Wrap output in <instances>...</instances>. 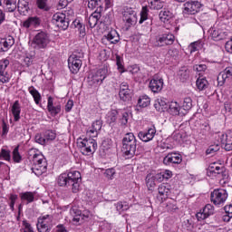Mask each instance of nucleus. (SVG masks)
Segmentation results:
<instances>
[{
  "label": "nucleus",
  "instance_id": "obj_1",
  "mask_svg": "<svg viewBox=\"0 0 232 232\" xmlns=\"http://www.w3.org/2000/svg\"><path fill=\"white\" fill-rule=\"evenodd\" d=\"M28 159L33 160L32 171L36 177H41L43 173L46 172V159L36 149H31L28 151Z\"/></svg>",
  "mask_w": 232,
  "mask_h": 232
},
{
  "label": "nucleus",
  "instance_id": "obj_2",
  "mask_svg": "<svg viewBox=\"0 0 232 232\" xmlns=\"http://www.w3.org/2000/svg\"><path fill=\"white\" fill-rule=\"evenodd\" d=\"M122 151L125 155L133 157L137 151V139L133 132H128L125 134L122 140Z\"/></svg>",
  "mask_w": 232,
  "mask_h": 232
},
{
  "label": "nucleus",
  "instance_id": "obj_3",
  "mask_svg": "<svg viewBox=\"0 0 232 232\" xmlns=\"http://www.w3.org/2000/svg\"><path fill=\"white\" fill-rule=\"evenodd\" d=\"M78 146L82 155H93L97 150V141L92 138H85L78 143Z\"/></svg>",
  "mask_w": 232,
  "mask_h": 232
},
{
  "label": "nucleus",
  "instance_id": "obj_4",
  "mask_svg": "<svg viewBox=\"0 0 232 232\" xmlns=\"http://www.w3.org/2000/svg\"><path fill=\"white\" fill-rule=\"evenodd\" d=\"M227 191L224 188L215 189L211 192L210 198L211 202L215 204V206H222L227 200Z\"/></svg>",
  "mask_w": 232,
  "mask_h": 232
},
{
  "label": "nucleus",
  "instance_id": "obj_5",
  "mask_svg": "<svg viewBox=\"0 0 232 232\" xmlns=\"http://www.w3.org/2000/svg\"><path fill=\"white\" fill-rule=\"evenodd\" d=\"M69 186H72V193H78L79 188H81V172L74 170L67 174Z\"/></svg>",
  "mask_w": 232,
  "mask_h": 232
},
{
  "label": "nucleus",
  "instance_id": "obj_6",
  "mask_svg": "<svg viewBox=\"0 0 232 232\" xmlns=\"http://www.w3.org/2000/svg\"><path fill=\"white\" fill-rule=\"evenodd\" d=\"M122 21L126 30H130L131 26L137 24V13L131 8L126 9L122 14Z\"/></svg>",
  "mask_w": 232,
  "mask_h": 232
},
{
  "label": "nucleus",
  "instance_id": "obj_7",
  "mask_svg": "<svg viewBox=\"0 0 232 232\" xmlns=\"http://www.w3.org/2000/svg\"><path fill=\"white\" fill-rule=\"evenodd\" d=\"M53 24H55L60 30H67L70 26V22L66 19V14L63 13H56L52 18Z\"/></svg>",
  "mask_w": 232,
  "mask_h": 232
},
{
  "label": "nucleus",
  "instance_id": "obj_8",
  "mask_svg": "<svg viewBox=\"0 0 232 232\" xmlns=\"http://www.w3.org/2000/svg\"><path fill=\"white\" fill-rule=\"evenodd\" d=\"M70 215L72 217V222H74V224L84 222L86 218H90V217H92L90 211L86 210L82 214V212L75 207L70 209Z\"/></svg>",
  "mask_w": 232,
  "mask_h": 232
},
{
  "label": "nucleus",
  "instance_id": "obj_9",
  "mask_svg": "<svg viewBox=\"0 0 232 232\" xmlns=\"http://www.w3.org/2000/svg\"><path fill=\"white\" fill-rule=\"evenodd\" d=\"M106 79V70L100 69L96 72L91 73L88 77V82L91 86L101 84Z\"/></svg>",
  "mask_w": 232,
  "mask_h": 232
},
{
  "label": "nucleus",
  "instance_id": "obj_10",
  "mask_svg": "<svg viewBox=\"0 0 232 232\" xmlns=\"http://www.w3.org/2000/svg\"><path fill=\"white\" fill-rule=\"evenodd\" d=\"M175 43V35L173 34H164L156 38L155 45L159 47L169 46Z\"/></svg>",
  "mask_w": 232,
  "mask_h": 232
},
{
  "label": "nucleus",
  "instance_id": "obj_11",
  "mask_svg": "<svg viewBox=\"0 0 232 232\" xmlns=\"http://www.w3.org/2000/svg\"><path fill=\"white\" fill-rule=\"evenodd\" d=\"M33 43L37 48H46L50 44V38L46 33L40 32L34 36Z\"/></svg>",
  "mask_w": 232,
  "mask_h": 232
},
{
  "label": "nucleus",
  "instance_id": "obj_12",
  "mask_svg": "<svg viewBox=\"0 0 232 232\" xmlns=\"http://www.w3.org/2000/svg\"><path fill=\"white\" fill-rule=\"evenodd\" d=\"M68 66L72 73H78L81 66H82V61L77 54H72L68 59Z\"/></svg>",
  "mask_w": 232,
  "mask_h": 232
},
{
  "label": "nucleus",
  "instance_id": "obj_13",
  "mask_svg": "<svg viewBox=\"0 0 232 232\" xmlns=\"http://www.w3.org/2000/svg\"><path fill=\"white\" fill-rule=\"evenodd\" d=\"M200 2L194 1V2H187L184 4V10L183 14L187 15H195V14H198V10H200Z\"/></svg>",
  "mask_w": 232,
  "mask_h": 232
},
{
  "label": "nucleus",
  "instance_id": "obj_14",
  "mask_svg": "<svg viewBox=\"0 0 232 232\" xmlns=\"http://www.w3.org/2000/svg\"><path fill=\"white\" fill-rule=\"evenodd\" d=\"M232 82V67H227L223 72H221L218 76V86H224L226 82Z\"/></svg>",
  "mask_w": 232,
  "mask_h": 232
},
{
  "label": "nucleus",
  "instance_id": "obj_15",
  "mask_svg": "<svg viewBox=\"0 0 232 232\" xmlns=\"http://www.w3.org/2000/svg\"><path fill=\"white\" fill-rule=\"evenodd\" d=\"M158 198L160 202H164L168 197H169L170 193V186L169 184L162 183L158 188Z\"/></svg>",
  "mask_w": 232,
  "mask_h": 232
},
{
  "label": "nucleus",
  "instance_id": "obj_16",
  "mask_svg": "<svg viewBox=\"0 0 232 232\" xmlns=\"http://www.w3.org/2000/svg\"><path fill=\"white\" fill-rule=\"evenodd\" d=\"M156 133L157 129H155V127H151L146 132L140 131L138 137L140 139V140H142V142H150V140H153Z\"/></svg>",
  "mask_w": 232,
  "mask_h": 232
},
{
  "label": "nucleus",
  "instance_id": "obj_17",
  "mask_svg": "<svg viewBox=\"0 0 232 232\" xmlns=\"http://www.w3.org/2000/svg\"><path fill=\"white\" fill-rule=\"evenodd\" d=\"M180 162H182V156L177 153L168 154L163 159V164L166 166H169V164H180Z\"/></svg>",
  "mask_w": 232,
  "mask_h": 232
},
{
  "label": "nucleus",
  "instance_id": "obj_18",
  "mask_svg": "<svg viewBox=\"0 0 232 232\" xmlns=\"http://www.w3.org/2000/svg\"><path fill=\"white\" fill-rule=\"evenodd\" d=\"M220 142L224 146L226 151H232V131L220 136Z\"/></svg>",
  "mask_w": 232,
  "mask_h": 232
},
{
  "label": "nucleus",
  "instance_id": "obj_19",
  "mask_svg": "<svg viewBox=\"0 0 232 232\" xmlns=\"http://www.w3.org/2000/svg\"><path fill=\"white\" fill-rule=\"evenodd\" d=\"M13 44H15L14 37L0 38V52H8Z\"/></svg>",
  "mask_w": 232,
  "mask_h": 232
},
{
  "label": "nucleus",
  "instance_id": "obj_20",
  "mask_svg": "<svg viewBox=\"0 0 232 232\" xmlns=\"http://www.w3.org/2000/svg\"><path fill=\"white\" fill-rule=\"evenodd\" d=\"M149 87L153 93H159V92H162V88H164V80L162 78L152 79L150 82Z\"/></svg>",
  "mask_w": 232,
  "mask_h": 232
},
{
  "label": "nucleus",
  "instance_id": "obj_21",
  "mask_svg": "<svg viewBox=\"0 0 232 232\" xmlns=\"http://www.w3.org/2000/svg\"><path fill=\"white\" fill-rule=\"evenodd\" d=\"M102 129V121L97 120L95 121L91 129L87 130V133L90 137H97L99 135V131Z\"/></svg>",
  "mask_w": 232,
  "mask_h": 232
},
{
  "label": "nucleus",
  "instance_id": "obj_22",
  "mask_svg": "<svg viewBox=\"0 0 232 232\" xmlns=\"http://www.w3.org/2000/svg\"><path fill=\"white\" fill-rule=\"evenodd\" d=\"M39 24H41V21L37 16L29 17L23 23L24 28H35Z\"/></svg>",
  "mask_w": 232,
  "mask_h": 232
},
{
  "label": "nucleus",
  "instance_id": "obj_23",
  "mask_svg": "<svg viewBox=\"0 0 232 232\" xmlns=\"http://www.w3.org/2000/svg\"><path fill=\"white\" fill-rule=\"evenodd\" d=\"M12 113L14 115V119L15 122L21 119V105L19 104V101H15L12 106Z\"/></svg>",
  "mask_w": 232,
  "mask_h": 232
},
{
  "label": "nucleus",
  "instance_id": "obj_24",
  "mask_svg": "<svg viewBox=\"0 0 232 232\" xmlns=\"http://www.w3.org/2000/svg\"><path fill=\"white\" fill-rule=\"evenodd\" d=\"M99 19H101V13L94 12L89 16V25L91 28H95L97 26V23H99Z\"/></svg>",
  "mask_w": 232,
  "mask_h": 232
},
{
  "label": "nucleus",
  "instance_id": "obj_25",
  "mask_svg": "<svg viewBox=\"0 0 232 232\" xmlns=\"http://www.w3.org/2000/svg\"><path fill=\"white\" fill-rule=\"evenodd\" d=\"M106 39L111 43V44H117L119 41H121V38L119 37V34L117 31L112 30L110 33H108L107 35H105Z\"/></svg>",
  "mask_w": 232,
  "mask_h": 232
},
{
  "label": "nucleus",
  "instance_id": "obj_26",
  "mask_svg": "<svg viewBox=\"0 0 232 232\" xmlns=\"http://www.w3.org/2000/svg\"><path fill=\"white\" fill-rule=\"evenodd\" d=\"M4 5L7 12H15L17 10V0H4Z\"/></svg>",
  "mask_w": 232,
  "mask_h": 232
},
{
  "label": "nucleus",
  "instance_id": "obj_27",
  "mask_svg": "<svg viewBox=\"0 0 232 232\" xmlns=\"http://www.w3.org/2000/svg\"><path fill=\"white\" fill-rule=\"evenodd\" d=\"M171 115H180V105L177 102H171L169 107Z\"/></svg>",
  "mask_w": 232,
  "mask_h": 232
},
{
  "label": "nucleus",
  "instance_id": "obj_28",
  "mask_svg": "<svg viewBox=\"0 0 232 232\" xmlns=\"http://www.w3.org/2000/svg\"><path fill=\"white\" fill-rule=\"evenodd\" d=\"M20 198L22 200H26L27 204H30L34 202L35 198V193L34 192H23L20 194Z\"/></svg>",
  "mask_w": 232,
  "mask_h": 232
},
{
  "label": "nucleus",
  "instance_id": "obj_29",
  "mask_svg": "<svg viewBox=\"0 0 232 232\" xmlns=\"http://www.w3.org/2000/svg\"><path fill=\"white\" fill-rule=\"evenodd\" d=\"M151 102V99L148 97V95H142L138 100V104L140 108H148Z\"/></svg>",
  "mask_w": 232,
  "mask_h": 232
},
{
  "label": "nucleus",
  "instance_id": "obj_30",
  "mask_svg": "<svg viewBox=\"0 0 232 232\" xmlns=\"http://www.w3.org/2000/svg\"><path fill=\"white\" fill-rule=\"evenodd\" d=\"M53 220V218L50 215L43 216L42 218H38L39 224H44L45 226H48L49 227H52V222Z\"/></svg>",
  "mask_w": 232,
  "mask_h": 232
},
{
  "label": "nucleus",
  "instance_id": "obj_31",
  "mask_svg": "<svg viewBox=\"0 0 232 232\" xmlns=\"http://www.w3.org/2000/svg\"><path fill=\"white\" fill-rule=\"evenodd\" d=\"M160 21H162V23H168V21H169V19H171L172 14L171 12L168 11V10H162L160 12Z\"/></svg>",
  "mask_w": 232,
  "mask_h": 232
},
{
  "label": "nucleus",
  "instance_id": "obj_32",
  "mask_svg": "<svg viewBox=\"0 0 232 232\" xmlns=\"http://www.w3.org/2000/svg\"><path fill=\"white\" fill-rule=\"evenodd\" d=\"M29 93L34 97L35 104L41 102V93H39V91H36L34 86L29 87Z\"/></svg>",
  "mask_w": 232,
  "mask_h": 232
},
{
  "label": "nucleus",
  "instance_id": "obj_33",
  "mask_svg": "<svg viewBox=\"0 0 232 232\" xmlns=\"http://www.w3.org/2000/svg\"><path fill=\"white\" fill-rule=\"evenodd\" d=\"M166 208L167 211H169V213H174V211H177V209H179V207H177V201L171 198L167 202Z\"/></svg>",
  "mask_w": 232,
  "mask_h": 232
},
{
  "label": "nucleus",
  "instance_id": "obj_34",
  "mask_svg": "<svg viewBox=\"0 0 232 232\" xmlns=\"http://www.w3.org/2000/svg\"><path fill=\"white\" fill-rule=\"evenodd\" d=\"M73 24L76 30L80 32V35H82V37H84L86 35V27H84V25L80 21H77V20L73 22Z\"/></svg>",
  "mask_w": 232,
  "mask_h": 232
},
{
  "label": "nucleus",
  "instance_id": "obj_35",
  "mask_svg": "<svg viewBox=\"0 0 232 232\" xmlns=\"http://www.w3.org/2000/svg\"><path fill=\"white\" fill-rule=\"evenodd\" d=\"M58 184L59 186H70V182H68L67 173H63L58 177Z\"/></svg>",
  "mask_w": 232,
  "mask_h": 232
},
{
  "label": "nucleus",
  "instance_id": "obj_36",
  "mask_svg": "<svg viewBox=\"0 0 232 232\" xmlns=\"http://www.w3.org/2000/svg\"><path fill=\"white\" fill-rule=\"evenodd\" d=\"M197 87L198 89L202 92V90H206V88H208V80L204 79V78H198L196 82Z\"/></svg>",
  "mask_w": 232,
  "mask_h": 232
},
{
  "label": "nucleus",
  "instance_id": "obj_37",
  "mask_svg": "<svg viewBox=\"0 0 232 232\" xmlns=\"http://www.w3.org/2000/svg\"><path fill=\"white\" fill-rule=\"evenodd\" d=\"M12 156L10 155V150L6 149H2L0 151V160H7L10 162Z\"/></svg>",
  "mask_w": 232,
  "mask_h": 232
},
{
  "label": "nucleus",
  "instance_id": "obj_38",
  "mask_svg": "<svg viewBox=\"0 0 232 232\" xmlns=\"http://www.w3.org/2000/svg\"><path fill=\"white\" fill-rule=\"evenodd\" d=\"M102 6V0H89L88 8L93 10L95 8H101Z\"/></svg>",
  "mask_w": 232,
  "mask_h": 232
},
{
  "label": "nucleus",
  "instance_id": "obj_39",
  "mask_svg": "<svg viewBox=\"0 0 232 232\" xmlns=\"http://www.w3.org/2000/svg\"><path fill=\"white\" fill-rule=\"evenodd\" d=\"M146 184H147V188H149L150 191H151L153 189V188H155L156 184H155V179H154L152 174H149L147 176Z\"/></svg>",
  "mask_w": 232,
  "mask_h": 232
},
{
  "label": "nucleus",
  "instance_id": "obj_40",
  "mask_svg": "<svg viewBox=\"0 0 232 232\" xmlns=\"http://www.w3.org/2000/svg\"><path fill=\"white\" fill-rule=\"evenodd\" d=\"M119 96L121 101H130L131 99V91H120Z\"/></svg>",
  "mask_w": 232,
  "mask_h": 232
},
{
  "label": "nucleus",
  "instance_id": "obj_41",
  "mask_svg": "<svg viewBox=\"0 0 232 232\" xmlns=\"http://www.w3.org/2000/svg\"><path fill=\"white\" fill-rule=\"evenodd\" d=\"M220 150V146L218 144L216 145H210L207 150H206V154L207 155H215L217 153V151H218Z\"/></svg>",
  "mask_w": 232,
  "mask_h": 232
},
{
  "label": "nucleus",
  "instance_id": "obj_42",
  "mask_svg": "<svg viewBox=\"0 0 232 232\" xmlns=\"http://www.w3.org/2000/svg\"><path fill=\"white\" fill-rule=\"evenodd\" d=\"M192 106H193V102L191 98L189 97L185 98L182 104L183 110H185V111H188V110L192 108Z\"/></svg>",
  "mask_w": 232,
  "mask_h": 232
},
{
  "label": "nucleus",
  "instance_id": "obj_43",
  "mask_svg": "<svg viewBox=\"0 0 232 232\" xmlns=\"http://www.w3.org/2000/svg\"><path fill=\"white\" fill-rule=\"evenodd\" d=\"M115 173V169H105L103 175L108 180H113Z\"/></svg>",
  "mask_w": 232,
  "mask_h": 232
},
{
  "label": "nucleus",
  "instance_id": "obj_44",
  "mask_svg": "<svg viewBox=\"0 0 232 232\" xmlns=\"http://www.w3.org/2000/svg\"><path fill=\"white\" fill-rule=\"evenodd\" d=\"M48 0H37L38 8L40 10H44V12H48L50 7L48 6Z\"/></svg>",
  "mask_w": 232,
  "mask_h": 232
},
{
  "label": "nucleus",
  "instance_id": "obj_45",
  "mask_svg": "<svg viewBox=\"0 0 232 232\" xmlns=\"http://www.w3.org/2000/svg\"><path fill=\"white\" fill-rule=\"evenodd\" d=\"M8 81H10L8 71H0V82H8Z\"/></svg>",
  "mask_w": 232,
  "mask_h": 232
},
{
  "label": "nucleus",
  "instance_id": "obj_46",
  "mask_svg": "<svg viewBox=\"0 0 232 232\" xmlns=\"http://www.w3.org/2000/svg\"><path fill=\"white\" fill-rule=\"evenodd\" d=\"M46 142H49V140H55V138L57 137V134L53 130H47L44 134Z\"/></svg>",
  "mask_w": 232,
  "mask_h": 232
},
{
  "label": "nucleus",
  "instance_id": "obj_47",
  "mask_svg": "<svg viewBox=\"0 0 232 232\" xmlns=\"http://www.w3.org/2000/svg\"><path fill=\"white\" fill-rule=\"evenodd\" d=\"M160 1L162 0H150V2L149 3L150 7L152 8V10H159L162 8V5L160 4Z\"/></svg>",
  "mask_w": 232,
  "mask_h": 232
},
{
  "label": "nucleus",
  "instance_id": "obj_48",
  "mask_svg": "<svg viewBox=\"0 0 232 232\" xmlns=\"http://www.w3.org/2000/svg\"><path fill=\"white\" fill-rule=\"evenodd\" d=\"M13 159H14V162H21V154L19 153V146H17L14 149Z\"/></svg>",
  "mask_w": 232,
  "mask_h": 232
},
{
  "label": "nucleus",
  "instance_id": "obj_49",
  "mask_svg": "<svg viewBox=\"0 0 232 232\" xmlns=\"http://www.w3.org/2000/svg\"><path fill=\"white\" fill-rule=\"evenodd\" d=\"M10 64V61L8 59L0 60V72H8L6 68Z\"/></svg>",
  "mask_w": 232,
  "mask_h": 232
},
{
  "label": "nucleus",
  "instance_id": "obj_50",
  "mask_svg": "<svg viewBox=\"0 0 232 232\" xmlns=\"http://www.w3.org/2000/svg\"><path fill=\"white\" fill-rule=\"evenodd\" d=\"M37 229L39 232H50V229H52V227H48V225L37 223Z\"/></svg>",
  "mask_w": 232,
  "mask_h": 232
},
{
  "label": "nucleus",
  "instance_id": "obj_51",
  "mask_svg": "<svg viewBox=\"0 0 232 232\" xmlns=\"http://www.w3.org/2000/svg\"><path fill=\"white\" fill-rule=\"evenodd\" d=\"M147 19H148V8L143 7L140 12V24H142L143 21H146Z\"/></svg>",
  "mask_w": 232,
  "mask_h": 232
},
{
  "label": "nucleus",
  "instance_id": "obj_52",
  "mask_svg": "<svg viewBox=\"0 0 232 232\" xmlns=\"http://www.w3.org/2000/svg\"><path fill=\"white\" fill-rule=\"evenodd\" d=\"M218 166H220V164H218V163H211L209 165L208 170V177H211V175H213L214 171L216 169H218Z\"/></svg>",
  "mask_w": 232,
  "mask_h": 232
},
{
  "label": "nucleus",
  "instance_id": "obj_53",
  "mask_svg": "<svg viewBox=\"0 0 232 232\" xmlns=\"http://www.w3.org/2000/svg\"><path fill=\"white\" fill-rule=\"evenodd\" d=\"M116 64L118 66L120 73H124V65H122V60L119 55L116 56Z\"/></svg>",
  "mask_w": 232,
  "mask_h": 232
},
{
  "label": "nucleus",
  "instance_id": "obj_54",
  "mask_svg": "<svg viewBox=\"0 0 232 232\" xmlns=\"http://www.w3.org/2000/svg\"><path fill=\"white\" fill-rule=\"evenodd\" d=\"M213 175H215V177H217V175H222V177H224V175H226V168H224L222 164H219L218 169L214 171Z\"/></svg>",
  "mask_w": 232,
  "mask_h": 232
},
{
  "label": "nucleus",
  "instance_id": "obj_55",
  "mask_svg": "<svg viewBox=\"0 0 232 232\" xmlns=\"http://www.w3.org/2000/svg\"><path fill=\"white\" fill-rule=\"evenodd\" d=\"M168 55H169V57H172V59H178L179 58V49L170 48L168 51Z\"/></svg>",
  "mask_w": 232,
  "mask_h": 232
},
{
  "label": "nucleus",
  "instance_id": "obj_56",
  "mask_svg": "<svg viewBox=\"0 0 232 232\" xmlns=\"http://www.w3.org/2000/svg\"><path fill=\"white\" fill-rule=\"evenodd\" d=\"M210 35L214 41H220V39H222V37H220V31L217 29L213 30Z\"/></svg>",
  "mask_w": 232,
  "mask_h": 232
},
{
  "label": "nucleus",
  "instance_id": "obj_57",
  "mask_svg": "<svg viewBox=\"0 0 232 232\" xmlns=\"http://www.w3.org/2000/svg\"><path fill=\"white\" fill-rule=\"evenodd\" d=\"M203 211L208 217H209L210 215H213L214 208L211 204H208L203 208Z\"/></svg>",
  "mask_w": 232,
  "mask_h": 232
},
{
  "label": "nucleus",
  "instance_id": "obj_58",
  "mask_svg": "<svg viewBox=\"0 0 232 232\" xmlns=\"http://www.w3.org/2000/svg\"><path fill=\"white\" fill-rule=\"evenodd\" d=\"M200 48V43L194 42L189 44L188 49L190 51V53H193V52H197Z\"/></svg>",
  "mask_w": 232,
  "mask_h": 232
},
{
  "label": "nucleus",
  "instance_id": "obj_59",
  "mask_svg": "<svg viewBox=\"0 0 232 232\" xmlns=\"http://www.w3.org/2000/svg\"><path fill=\"white\" fill-rule=\"evenodd\" d=\"M34 140H35V142H37L38 144H41L42 146H44V144L47 143L46 138H43V136H41V134H36Z\"/></svg>",
  "mask_w": 232,
  "mask_h": 232
},
{
  "label": "nucleus",
  "instance_id": "obj_60",
  "mask_svg": "<svg viewBox=\"0 0 232 232\" xmlns=\"http://www.w3.org/2000/svg\"><path fill=\"white\" fill-rule=\"evenodd\" d=\"M48 111L53 115H57L58 113H61V105L53 106L48 109Z\"/></svg>",
  "mask_w": 232,
  "mask_h": 232
},
{
  "label": "nucleus",
  "instance_id": "obj_61",
  "mask_svg": "<svg viewBox=\"0 0 232 232\" xmlns=\"http://www.w3.org/2000/svg\"><path fill=\"white\" fill-rule=\"evenodd\" d=\"M9 199L11 201L9 204L10 208L12 209V211H14V206L15 205V200H17V195L11 194Z\"/></svg>",
  "mask_w": 232,
  "mask_h": 232
},
{
  "label": "nucleus",
  "instance_id": "obj_62",
  "mask_svg": "<svg viewBox=\"0 0 232 232\" xmlns=\"http://www.w3.org/2000/svg\"><path fill=\"white\" fill-rule=\"evenodd\" d=\"M24 232H34V228L32 227V225H30L28 222H24Z\"/></svg>",
  "mask_w": 232,
  "mask_h": 232
},
{
  "label": "nucleus",
  "instance_id": "obj_63",
  "mask_svg": "<svg viewBox=\"0 0 232 232\" xmlns=\"http://www.w3.org/2000/svg\"><path fill=\"white\" fill-rule=\"evenodd\" d=\"M228 218H232V205H227L224 208Z\"/></svg>",
  "mask_w": 232,
  "mask_h": 232
},
{
  "label": "nucleus",
  "instance_id": "obj_64",
  "mask_svg": "<svg viewBox=\"0 0 232 232\" xmlns=\"http://www.w3.org/2000/svg\"><path fill=\"white\" fill-rule=\"evenodd\" d=\"M225 48L228 53H232V38L226 43Z\"/></svg>",
  "mask_w": 232,
  "mask_h": 232
}]
</instances>
